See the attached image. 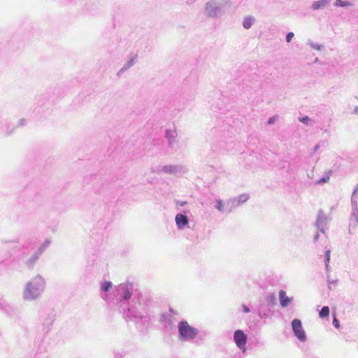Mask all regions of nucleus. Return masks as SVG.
Listing matches in <instances>:
<instances>
[{
	"label": "nucleus",
	"mask_w": 358,
	"mask_h": 358,
	"mask_svg": "<svg viewBox=\"0 0 358 358\" xmlns=\"http://www.w3.org/2000/svg\"><path fill=\"white\" fill-rule=\"evenodd\" d=\"M44 281L41 278H35L29 282L24 292L26 299L32 300L36 299L43 290Z\"/></svg>",
	"instance_id": "f257e3e1"
},
{
	"label": "nucleus",
	"mask_w": 358,
	"mask_h": 358,
	"mask_svg": "<svg viewBox=\"0 0 358 358\" xmlns=\"http://www.w3.org/2000/svg\"><path fill=\"white\" fill-rule=\"evenodd\" d=\"M179 332L185 339L193 338L198 333L197 329L190 327L187 322H182L179 325Z\"/></svg>",
	"instance_id": "f03ea898"
},
{
	"label": "nucleus",
	"mask_w": 358,
	"mask_h": 358,
	"mask_svg": "<svg viewBox=\"0 0 358 358\" xmlns=\"http://www.w3.org/2000/svg\"><path fill=\"white\" fill-rule=\"evenodd\" d=\"M292 329L294 335L301 341H304L306 339V336L304 330L302 328L301 322L298 319H294L292 322Z\"/></svg>",
	"instance_id": "7ed1b4c3"
},
{
	"label": "nucleus",
	"mask_w": 358,
	"mask_h": 358,
	"mask_svg": "<svg viewBox=\"0 0 358 358\" xmlns=\"http://www.w3.org/2000/svg\"><path fill=\"white\" fill-rule=\"evenodd\" d=\"M234 341L236 345L245 351V346L247 343V335L241 330H237L234 336Z\"/></svg>",
	"instance_id": "20e7f679"
},
{
	"label": "nucleus",
	"mask_w": 358,
	"mask_h": 358,
	"mask_svg": "<svg viewBox=\"0 0 358 358\" xmlns=\"http://www.w3.org/2000/svg\"><path fill=\"white\" fill-rule=\"evenodd\" d=\"M120 294L124 300H129L134 292L133 285L127 283L120 287Z\"/></svg>",
	"instance_id": "39448f33"
},
{
	"label": "nucleus",
	"mask_w": 358,
	"mask_h": 358,
	"mask_svg": "<svg viewBox=\"0 0 358 358\" xmlns=\"http://www.w3.org/2000/svg\"><path fill=\"white\" fill-rule=\"evenodd\" d=\"M278 298L280 303L282 307H287L293 300V297L288 296L284 290H280Z\"/></svg>",
	"instance_id": "423d86ee"
},
{
	"label": "nucleus",
	"mask_w": 358,
	"mask_h": 358,
	"mask_svg": "<svg viewBox=\"0 0 358 358\" xmlns=\"http://www.w3.org/2000/svg\"><path fill=\"white\" fill-rule=\"evenodd\" d=\"M176 222L179 229L183 228L187 225L188 220L187 217L182 214H178L176 216Z\"/></svg>",
	"instance_id": "0eeeda50"
},
{
	"label": "nucleus",
	"mask_w": 358,
	"mask_h": 358,
	"mask_svg": "<svg viewBox=\"0 0 358 358\" xmlns=\"http://www.w3.org/2000/svg\"><path fill=\"white\" fill-rule=\"evenodd\" d=\"M45 248V244H43L38 249V250L30 259H28L27 264H29V265L34 264L37 260V259L38 258V256L43 252V251L44 250Z\"/></svg>",
	"instance_id": "6e6552de"
},
{
	"label": "nucleus",
	"mask_w": 358,
	"mask_h": 358,
	"mask_svg": "<svg viewBox=\"0 0 358 358\" xmlns=\"http://www.w3.org/2000/svg\"><path fill=\"white\" fill-rule=\"evenodd\" d=\"M327 3V1L325 0L317 1L313 3L312 8L314 10H317V9L320 8L321 7L324 6Z\"/></svg>",
	"instance_id": "1a4fd4ad"
},
{
	"label": "nucleus",
	"mask_w": 358,
	"mask_h": 358,
	"mask_svg": "<svg viewBox=\"0 0 358 358\" xmlns=\"http://www.w3.org/2000/svg\"><path fill=\"white\" fill-rule=\"evenodd\" d=\"M253 18L252 17H247L245 18L244 21H243V27L245 28V29H249L251 27L252 23H253Z\"/></svg>",
	"instance_id": "9d476101"
},
{
	"label": "nucleus",
	"mask_w": 358,
	"mask_h": 358,
	"mask_svg": "<svg viewBox=\"0 0 358 358\" xmlns=\"http://www.w3.org/2000/svg\"><path fill=\"white\" fill-rule=\"evenodd\" d=\"M331 175V171H328V172L327 173V175L325 177L320 179L319 180L317 181V184H321V183H324V182H327L329 181V178Z\"/></svg>",
	"instance_id": "9b49d317"
},
{
	"label": "nucleus",
	"mask_w": 358,
	"mask_h": 358,
	"mask_svg": "<svg viewBox=\"0 0 358 358\" xmlns=\"http://www.w3.org/2000/svg\"><path fill=\"white\" fill-rule=\"evenodd\" d=\"M102 289L107 292L112 287V283L109 281H104L101 285Z\"/></svg>",
	"instance_id": "f8f14e48"
},
{
	"label": "nucleus",
	"mask_w": 358,
	"mask_h": 358,
	"mask_svg": "<svg viewBox=\"0 0 358 358\" xmlns=\"http://www.w3.org/2000/svg\"><path fill=\"white\" fill-rule=\"evenodd\" d=\"M335 5L336 6H341V7H344V6H348L350 5V3L348 1H343L342 0H336V3H335Z\"/></svg>",
	"instance_id": "ddd939ff"
},
{
	"label": "nucleus",
	"mask_w": 358,
	"mask_h": 358,
	"mask_svg": "<svg viewBox=\"0 0 358 358\" xmlns=\"http://www.w3.org/2000/svg\"><path fill=\"white\" fill-rule=\"evenodd\" d=\"M216 208L218 210L222 211L223 210V205L221 200H217L216 201Z\"/></svg>",
	"instance_id": "4468645a"
},
{
	"label": "nucleus",
	"mask_w": 358,
	"mask_h": 358,
	"mask_svg": "<svg viewBox=\"0 0 358 358\" xmlns=\"http://www.w3.org/2000/svg\"><path fill=\"white\" fill-rule=\"evenodd\" d=\"M294 36V34L292 32H289L287 34V36H286V41L287 43L290 42V41L292 40V38H293Z\"/></svg>",
	"instance_id": "2eb2a0df"
},
{
	"label": "nucleus",
	"mask_w": 358,
	"mask_h": 358,
	"mask_svg": "<svg viewBox=\"0 0 358 358\" xmlns=\"http://www.w3.org/2000/svg\"><path fill=\"white\" fill-rule=\"evenodd\" d=\"M320 313H329V308L328 306H324Z\"/></svg>",
	"instance_id": "dca6fc26"
},
{
	"label": "nucleus",
	"mask_w": 358,
	"mask_h": 358,
	"mask_svg": "<svg viewBox=\"0 0 358 358\" xmlns=\"http://www.w3.org/2000/svg\"><path fill=\"white\" fill-rule=\"evenodd\" d=\"M330 259V250H327L326 252V264H327L329 262Z\"/></svg>",
	"instance_id": "f3484780"
},
{
	"label": "nucleus",
	"mask_w": 358,
	"mask_h": 358,
	"mask_svg": "<svg viewBox=\"0 0 358 358\" xmlns=\"http://www.w3.org/2000/svg\"><path fill=\"white\" fill-rule=\"evenodd\" d=\"M333 324H334V327H335L336 328H338V327H339L338 321V320H337L336 318H335V317L334 318Z\"/></svg>",
	"instance_id": "a211bd4d"
},
{
	"label": "nucleus",
	"mask_w": 358,
	"mask_h": 358,
	"mask_svg": "<svg viewBox=\"0 0 358 358\" xmlns=\"http://www.w3.org/2000/svg\"><path fill=\"white\" fill-rule=\"evenodd\" d=\"M308 120H309V118H308V117H307V116H306V117H303L302 119H300V121H301L302 122H304V123H306V124H307V123H308Z\"/></svg>",
	"instance_id": "6ab92c4d"
},
{
	"label": "nucleus",
	"mask_w": 358,
	"mask_h": 358,
	"mask_svg": "<svg viewBox=\"0 0 358 358\" xmlns=\"http://www.w3.org/2000/svg\"><path fill=\"white\" fill-rule=\"evenodd\" d=\"M244 311H245V312H249V311H250V310H249V308H248V307H246L245 306H244Z\"/></svg>",
	"instance_id": "aec40b11"
},
{
	"label": "nucleus",
	"mask_w": 358,
	"mask_h": 358,
	"mask_svg": "<svg viewBox=\"0 0 358 358\" xmlns=\"http://www.w3.org/2000/svg\"><path fill=\"white\" fill-rule=\"evenodd\" d=\"M273 122H274V120H273V119H270V120H268V124H271V123H273Z\"/></svg>",
	"instance_id": "412c9836"
},
{
	"label": "nucleus",
	"mask_w": 358,
	"mask_h": 358,
	"mask_svg": "<svg viewBox=\"0 0 358 358\" xmlns=\"http://www.w3.org/2000/svg\"><path fill=\"white\" fill-rule=\"evenodd\" d=\"M328 315H324V314H322V315H320V316H327Z\"/></svg>",
	"instance_id": "4be33fe9"
}]
</instances>
